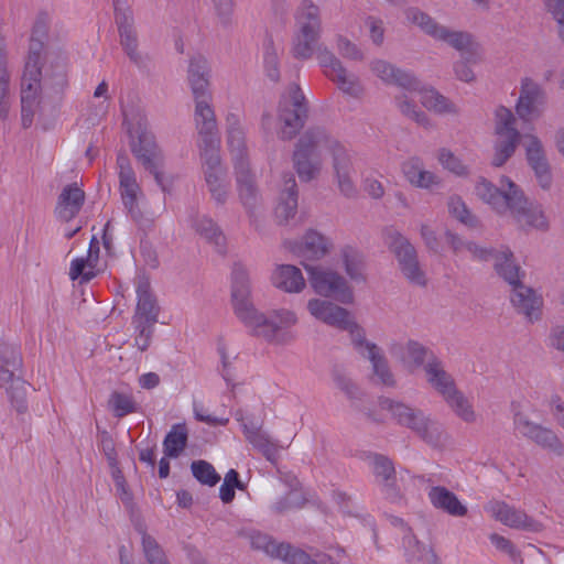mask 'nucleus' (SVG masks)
Here are the masks:
<instances>
[{
    "instance_id": "e2e57ef3",
    "label": "nucleus",
    "mask_w": 564,
    "mask_h": 564,
    "mask_svg": "<svg viewBox=\"0 0 564 564\" xmlns=\"http://www.w3.org/2000/svg\"><path fill=\"white\" fill-rule=\"evenodd\" d=\"M402 275L411 283L417 286H425L427 279L425 272L422 270L417 256L404 263L399 264Z\"/></svg>"
},
{
    "instance_id": "a18cd8bd",
    "label": "nucleus",
    "mask_w": 564,
    "mask_h": 564,
    "mask_svg": "<svg viewBox=\"0 0 564 564\" xmlns=\"http://www.w3.org/2000/svg\"><path fill=\"white\" fill-rule=\"evenodd\" d=\"M293 163L302 182H311L317 178L323 169L322 156L306 153L303 150H294Z\"/></svg>"
},
{
    "instance_id": "338daca9",
    "label": "nucleus",
    "mask_w": 564,
    "mask_h": 564,
    "mask_svg": "<svg viewBox=\"0 0 564 564\" xmlns=\"http://www.w3.org/2000/svg\"><path fill=\"white\" fill-rule=\"evenodd\" d=\"M191 469L194 477L204 485L215 486L220 480L213 465L205 460L193 462Z\"/></svg>"
},
{
    "instance_id": "aec40b11",
    "label": "nucleus",
    "mask_w": 564,
    "mask_h": 564,
    "mask_svg": "<svg viewBox=\"0 0 564 564\" xmlns=\"http://www.w3.org/2000/svg\"><path fill=\"white\" fill-rule=\"evenodd\" d=\"M485 510L495 520L511 529L530 532H539L542 529L539 521L529 517L523 510L510 506L505 501H490L485 506Z\"/></svg>"
},
{
    "instance_id": "6e6552de",
    "label": "nucleus",
    "mask_w": 564,
    "mask_h": 564,
    "mask_svg": "<svg viewBox=\"0 0 564 564\" xmlns=\"http://www.w3.org/2000/svg\"><path fill=\"white\" fill-rule=\"evenodd\" d=\"M308 282L314 292L324 297L334 299L344 304L354 301V293L345 278L336 271L322 265L304 264Z\"/></svg>"
},
{
    "instance_id": "f03ea898",
    "label": "nucleus",
    "mask_w": 564,
    "mask_h": 564,
    "mask_svg": "<svg viewBox=\"0 0 564 564\" xmlns=\"http://www.w3.org/2000/svg\"><path fill=\"white\" fill-rule=\"evenodd\" d=\"M41 47L40 42L31 44L21 78V118L24 128L32 124L34 115L46 98L59 100L68 85L66 58L50 55L42 66Z\"/></svg>"
},
{
    "instance_id": "79ce46f5",
    "label": "nucleus",
    "mask_w": 564,
    "mask_h": 564,
    "mask_svg": "<svg viewBox=\"0 0 564 564\" xmlns=\"http://www.w3.org/2000/svg\"><path fill=\"white\" fill-rule=\"evenodd\" d=\"M431 503L453 517H464L467 508L463 505L457 496L442 486L432 487L429 491Z\"/></svg>"
},
{
    "instance_id": "423d86ee",
    "label": "nucleus",
    "mask_w": 564,
    "mask_h": 564,
    "mask_svg": "<svg viewBox=\"0 0 564 564\" xmlns=\"http://www.w3.org/2000/svg\"><path fill=\"white\" fill-rule=\"evenodd\" d=\"M22 364L15 346L0 344V386L7 391L12 406L19 413L26 411V382L18 375Z\"/></svg>"
},
{
    "instance_id": "49530a36",
    "label": "nucleus",
    "mask_w": 564,
    "mask_h": 564,
    "mask_svg": "<svg viewBox=\"0 0 564 564\" xmlns=\"http://www.w3.org/2000/svg\"><path fill=\"white\" fill-rule=\"evenodd\" d=\"M392 354L400 358L403 365L410 370H415L422 366L424 367L430 356L434 355L422 344L413 340L408 341L405 346L399 347V350L393 348Z\"/></svg>"
},
{
    "instance_id": "6ab92c4d",
    "label": "nucleus",
    "mask_w": 564,
    "mask_h": 564,
    "mask_svg": "<svg viewBox=\"0 0 564 564\" xmlns=\"http://www.w3.org/2000/svg\"><path fill=\"white\" fill-rule=\"evenodd\" d=\"M545 91L530 77L521 79L520 96L516 105L517 115L524 122L539 118L545 104Z\"/></svg>"
},
{
    "instance_id": "9b49d317",
    "label": "nucleus",
    "mask_w": 564,
    "mask_h": 564,
    "mask_svg": "<svg viewBox=\"0 0 564 564\" xmlns=\"http://www.w3.org/2000/svg\"><path fill=\"white\" fill-rule=\"evenodd\" d=\"M330 155L334 181L340 195L348 199L357 198L358 187L352 152L341 143H333Z\"/></svg>"
},
{
    "instance_id": "052dcab7",
    "label": "nucleus",
    "mask_w": 564,
    "mask_h": 564,
    "mask_svg": "<svg viewBox=\"0 0 564 564\" xmlns=\"http://www.w3.org/2000/svg\"><path fill=\"white\" fill-rule=\"evenodd\" d=\"M447 208L451 216L468 227H476L478 221L467 208L465 202L457 195L449 196Z\"/></svg>"
},
{
    "instance_id": "ddd939ff",
    "label": "nucleus",
    "mask_w": 564,
    "mask_h": 564,
    "mask_svg": "<svg viewBox=\"0 0 564 564\" xmlns=\"http://www.w3.org/2000/svg\"><path fill=\"white\" fill-rule=\"evenodd\" d=\"M131 151L142 166L154 176L156 184L162 191H166L164 175L161 171L164 156L154 135L147 130H142L138 134L137 141L132 142Z\"/></svg>"
},
{
    "instance_id": "0e129e2a",
    "label": "nucleus",
    "mask_w": 564,
    "mask_h": 564,
    "mask_svg": "<svg viewBox=\"0 0 564 564\" xmlns=\"http://www.w3.org/2000/svg\"><path fill=\"white\" fill-rule=\"evenodd\" d=\"M337 53L345 59L361 62L365 58L364 51L352 41L344 35H337L335 39Z\"/></svg>"
},
{
    "instance_id": "4c0bfd02",
    "label": "nucleus",
    "mask_w": 564,
    "mask_h": 564,
    "mask_svg": "<svg viewBox=\"0 0 564 564\" xmlns=\"http://www.w3.org/2000/svg\"><path fill=\"white\" fill-rule=\"evenodd\" d=\"M333 143H340L332 138L323 128L315 127L307 129L299 139L295 150H303L306 153L322 155L323 151L332 152Z\"/></svg>"
},
{
    "instance_id": "a878e982",
    "label": "nucleus",
    "mask_w": 564,
    "mask_h": 564,
    "mask_svg": "<svg viewBox=\"0 0 564 564\" xmlns=\"http://www.w3.org/2000/svg\"><path fill=\"white\" fill-rule=\"evenodd\" d=\"M369 68L384 84L397 85L405 90L419 88V79L413 73L401 69L386 59H372L369 63Z\"/></svg>"
},
{
    "instance_id": "8fccbe9b",
    "label": "nucleus",
    "mask_w": 564,
    "mask_h": 564,
    "mask_svg": "<svg viewBox=\"0 0 564 564\" xmlns=\"http://www.w3.org/2000/svg\"><path fill=\"white\" fill-rule=\"evenodd\" d=\"M403 546L408 560L413 564H438L434 552L421 544L413 534L403 538Z\"/></svg>"
},
{
    "instance_id": "393cba45",
    "label": "nucleus",
    "mask_w": 564,
    "mask_h": 564,
    "mask_svg": "<svg viewBox=\"0 0 564 564\" xmlns=\"http://www.w3.org/2000/svg\"><path fill=\"white\" fill-rule=\"evenodd\" d=\"M523 147L529 165L543 188L551 185V171L542 141L533 133L523 134Z\"/></svg>"
},
{
    "instance_id": "a19ab883",
    "label": "nucleus",
    "mask_w": 564,
    "mask_h": 564,
    "mask_svg": "<svg viewBox=\"0 0 564 564\" xmlns=\"http://www.w3.org/2000/svg\"><path fill=\"white\" fill-rule=\"evenodd\" d=\"M295 30L322 35L321 8L311 0H303L294 13Z\"/></svg>"
},
{
    "instance_id": "680f3d73",
    "label": "nucleus",
    "mask_w": 564,
    "mask_h": 564,
    "mask_svg": "<svg viewBox=\"0 0 564 564\" xmlns=\"http://www.w3.org/2000/svg\"><path fill=\"white\" fill-rule=\"evenodd\" d=\"M109 406L116 417H123L138 411V404L133 400L132 395L121 392H113L110 395Z\"/></svg>"
},
{
    "instance_id": "c03bdc74",
    "label": "nucleus",
    "mask_w": 564,
    "mask_h": 564,
    "mask_svg": "<svg viewBox=\"0 0 564 564\" xmlns=\"http://www.w3.org/2000/svg\"><path fill=\"white\" fill-rule=\"evenodd\" d=\"M330 80L341 94L349 98L360 100L366 95V86L361 78L346 66L336 73Z\"/></svg>"
},
{
    "instance_id": "39448f33",
    "label": "nucleus",
    "mask_w": 564,
    "mask_h": 564,
    "mask_svg": "<svg viewBox=\"0 0 564 564\" xmlns=\"http://www.w3.org/2000/svg\"><path fill=\"white\" fill-rule=\"evenodd\" d=\"M379 406L389 411L399 424L415 432L426 443L434 446L441 444L444 432L442 424L423 411L388 398H381Z\"/></svg>"
},
{
    "instance_id": "0eeeda50",
    "label": "nucleus",
    "mask_w": 564,
    "mask_h": 564,
    "mask_svg": "<svg viewBox=\"0 0 564 564\" xmlns=\"http://www.w3.org/2000/svg\"><path fill=\"white\" fill-rule=\"evenodd\" d=\"M306 117L307 104L304 94L296 84H292L279 101V137L282 140L293 139L303 128Z\"/></svg>"
},
{
    "instance_id": "2eb2a0df",
    "label": "nucleus",
    "mask_w": 564,
    "mask_h": 564,
    "mask_svg": "<svg viewBox=\"0 0 564 564\" xmlns=\"http://www.w3.org/2000/svg\"><path fill=\"white\" fill-rule=\"evenodd\" d=\"M352 345L357 352L371 364L372 375L376 382L386 387L395 386L394 376L382 349L375 343L367 340L365 332H355V340L352 341Z\"/></svg>"
},
{
    "instance_id": "bb28decb",
    "label": "nucleus",
    "mask_w": 564,
    "mask_h": 564,
    "mask_svg": "<svg viewBox=\"0 0 564 564\" xmlns=\"http://www.w3.org/2000/svg\"><path fill=\"white\" fill-rule=\"evenodd\" d=\"M372 471L377 481L381 485L386 499L392 503H400L402 494L395 485V470L392 462L386 456L375 455L372 457Z\"/></svg>"
},
{
    "instance_id": "3c124183",
    "label": "nucleus",
    "mask_w": 564,
    "mask_h": 564,
    "mask_svg": "<svg viewBox=\"0 0 564 564\" xmlns=\"http://www.w3.org/2000/svg\"><path fill=\"white\" fill-rule=\"evenodd\" d=\"M321 35L295 30L292 40V54L297 59H310L316 52Z\"/></svg>"
},
{
    "instance_id": "c85d7f7f",
    "label": "nucleus",
    "mask_w": 564,
    "mask_h": 564,
    "mask_svg": "<svg viewBox=\"0 0 564 564\" xmlns=\"http://www.w3.org/2000/svg\"><path fill=\"white\" fill-rule=\"evenodd\" d=\"M509 285L512 288L510 300L514 308L530 321L538 319L541 313L542 299L532 289L523 285L521 280Z\"/></svg>"
},
{
    "instance_id": "c756f323",
    "label": "nucleus",
    "mask_w": 564,
    "mask_h": 564,
    "mask_svg": "<svg viewBox=\"0 0 564 564\" xmlns=\"http://www.w3.org/2000/svg\"><path fill=\"white\" fill-rule=\"evenodd\" d=\"M402 173L405 180L417 188L433 189L442 184V178L426 170L423 161L417 156L410 158L402 164Z\"/></svg>"
},
{
    "instance_id": "58836bf2",
    "label": "nucleus",
    "mask_w": 564,
    "mask_h": 564,
    "mask_svg": "<svg viewBox=\"0 0 564 564\" xmlns=\"http://www.w3.org/2000/svg\"><path fill=\"white\" fill-rule=\"evenodd\" d=\"M98 260L99 247L91 241L85 257H76L70 261L69 279L73 281L79 280L80 283L89 282L96 276Z\"/></svg>"
},
{
    "instance_id": "4d7b16f0",
    "label": "nucleus",
    "mask_w": 564,
    "mask_h": 564,
    "mask_svg": "<svg viewBox=\"0 0 564 564\" xmlns=\"http://www.w3.org/2000/svg\"><path fill=\"white\" fill-rule=\"evenodd\" d=\"M314 54L316 55L318 65L322 67L324 75L328 79L345 66L335 53L324 44H318Z\"/></svg>"
},
{
    "instance_id": "ea45409f",
    "label": "nucleus",
    "mask_w": 564,
    "mask_h": 564,
    "mask_svg": "<svg viewBox=\"0 0 564 564\" xmlns=\"http://www.w3.org/2000/svg\"><path fill=\"white\" fill-rule=\"evenodd\" d=\"M487 250L490 251L487 261H494L495 270L506 282L514 284L521 280L520 268L514 262L513 254L509 248H487Z\"/></svg>"
},
{
    "instance_id": "dca6fc26",
    "label": "nucleus",
    "mask_w": 564,
    "mask_h": 564,
    "mask_svg": "<svg viewBox=\"0 0 564 564\" xmlns=\"http://www.w3.org/2000/svg\"><path fill=\"white\" fill-rule=\"evenodd\" d=\"M205 182L217 205L226 204L230 193L227 171L221 164L219 152L202 154Z\"/></svg>"
},
{
    "instance_id": "37998d69",
    "label": "nucleus",
    "mask_w": 564,
    "mask_h": 564,
    "mask_svg": "<svg viewBox=\"0 0 564 564\" xmlns=\"http://www.w3.org/2000/svg\"><path fill=\"white\" fill-rule=\"evenodd\" d=\"M411 91H417L420 101L427 110L437 115L457 113L458 109L454 102L443 96L433 87H422L419 82V88Z\"/></svg>"
},
{
    "instance_id": "13d9d810",
    "label": "nucleus",
    "mask_w": 564,
    "mask_h": 564,
    "mask_svg": "<svg viewBox=\"0 0 564 564\" xmlns=\"http://www.w3.org/2000/svg\"><path fill=\"white\" fill-rule=\"evenodd\" d=\"M156 323L132 321L133 343L140 351H145L151 346Z\"/></svg>"
},
{
    "instance_id": "72a5a7b5",
    "label": "nucleus",
    "mask_w": 564,
    "mask_h": 564,
    "mask_svg": "<svg viewBox=\"0 0 564 564\" xmlns=\"http://www.w3.org/2000/svg\"><path fill=\"white\" fill-rule=\"evenodd\" d=\"M135 292L137 306L132 321L158 323L160 306L151 292L150 283L147 280H140L137 284Z\"/></svg>"
},
{
    "instance_id": "6e6d98bb",
    "label": "nucleus",
    "mask_w": 564,
    "mask_h": 564,
    "mask_svg": "<svg viewBox=\"0 0 564 564\" xmlns=\"http://www.w3.org/2000/svg\"><path fill=\"white\" fill-rule=\"evenodd\" d=\"M446 242L449 245L452 250L455 253H462L463 251H468L471 257L476 260L487 261L488 254L490 253L487 248L480 247L473 241H465L459 236L452 231H446L445 234Z\"/></svg>"
},
{
    "instance_id": "1a4fd4ad",
    "label": "nucleus",
    "mask_w": 564,
    "mask_h": 564,
    "mask_svg": "<svg viewBox=\"0 0 564 564\" xmlns=\"http://www.w3.org/2000/svg\"><path fill=\"white\" fill-rule=\"evenodd\" d=\"M495 133L497 139L492 165L499 167L513 155L521 138L516 128V118L510 109L499 107L496 110Z\"/></svg>"
},
{
    "instance_id": "20e7f679",
    "label": "nucleus",
    "mask_w": 564,
    "mask_h": 564,
    "mask_svg": "<svg viewBox=\"0 0 564 564\" xmlns=\"http://www.w3.org/2000/svg\"><path fill=\"white\" fill-rule=\"evenodd\" d=\"M405 15L426 35L447 43L464 56V59L457 61L453 65L456 79L467 84L476 80V75L469 64H477L484 59V47L471 33L452 30L416 8L408 9Z\"/></svg>"
},
{
    "instance_id": "b1692460",
    "label": "nucleus",
    "mask_w": 564,
    "mask_h": 564,
    "mask_svg": "<svg viewBox=\"0 0 564 564\" xmlns=\"http://www.w3.org/2000/svg\"><path fill=\"white\" fill-rule=\"evenodd\" d=\"M236 187L239 199L248 215L252 218L256 216L258 207L261 204V197L256 184V176L249 165H239L234 167Z\"/></svg>"
},
{
    "instance_id": "f257e3e1",
    "label": "nucleus",
    "mask_w": 564,
    "mask_h": 564,
    "mask_svg": "<svg viewBox=\"0 0 564 564\" xmlns=\"http://www.w3.org/2000/svg\"><path fill=\"white\" fill-rule=\"evenodd\" d=\"M248 270L236 263L231 272V304L239 322L249 334L262 338L270 345L286 346L296 339L293 327L299 318L288 308L272 310L268 314L259 311L251 299Z\"/></svg>"
},
{
    "instance_id": "603ef678",
    "label": "nucleus",
    "mask_w": 564,
    "mask_h": 564,
    "mask_svg": "<svg viewBox=\"0 0 564 564\" xmlns=\"http://www.w3.org/2000/svg\"><path fill=\"white\" fill-rule=\"evenodd\" d=\"M453 412L464 422L474 423L477 419L471 402L457 388L443 399Z\"/></svg>"
},
{
    "instance_id": "5701e85b",
    "label": "nucleus",
    "mask_w": 564,
    "mask_h": 564,
    "mask_svg": "<svg viewBox=\"0 0 564 564\" xmlns=\"http://www.w3.org/2000/svg\"><path fill=\"white\" fill-rule=\"evenodd\" d=\"M226 143L230 151L234 167L249 165L247 129L241 117L236 112L226 116Z\"/></svg>"
},
{
    "instance_id": "c9c22d12",
    "label": "nucleus",
    "mask_w": 564,
    "mask_h": 564,
    "mask_svg": "<svg viewBox=\"0 0 564 564\" xmlns=\"http://www.w3.org/2000/svg\"><path fill=\"white\" fill-rule=\"evenodd\" d=\"M297 213L296 182L292 174L283 176V185L275 208L276 218L281 224H288Z\"/></svg>"
},
{
    "instance_id": "a211bd4d",
    "label": "nucleus",
    "mask_w": 564,
    "mask_h": 564,
    "mask_svg": "<svg viewBox=\"0 0 564 564\" xmlns=\"http://www.w3.org/2000/svg\"><path fill=\"white\" fill-rule=\"evenodd\" d=\"M251 546L263 551L274 558H280L288 564H310L311 555L290 544L276 543L268 534L253 531L249 535Z\"/></svg>"
},
{
    "instance_id": "de8ad7c7",
    "label": "nucleus",
    "mask_w": 564,
    "mask_h": 564,
    "mask_svg": "<svg viewBox=\"0 0 564 564\" xmlns=\"http://www.w3.org/2000/svg\"><path fill=\"white\" fill-rule=\"evenodd\" d=\"M383 239L388 249L394 254L398 265L417 256L409 239L393 228L383 231Z\"/></svg>"
},
{
    "instance_id": "412c9836",
    "label": "nucleus",
    "mask_w": 564,
    "mask_h": 564,
    "mask_svg": "<svg viewBox=\"0 0 564 564\" xmlns=\"http://www.w3.org/2000/svg\"><path fill=\"white\" fill-rule=\"evenodd\" d=\"M115 18L119 31L120 44L129 57L135 65L143 64V56L139 51L138 33L134 26L132 11L128 7L115 6Z\"/></svg>"
},
{
    "instance_id": "9d476101",
    "label": "nucleus",
    "mask_w": 564,
    "mask_h": 564,
    "mask_svg": "<svg viewBox=\"0 0 564 564\" xmlns=\"http://www.w3.org/2000/svg\"><path fill=\"white\" fill-rule=\"evenodd\" d=\"M195 102L194 121L198 133L202 154L219 152L217 120L212 106L213 95L193 97Z\"/></svg>"
},
{
    "instance_id": "4be33fe9",
    "label": "nucleus",
    "mask_w": 564,
    "mask_h": 564,
    "mask_svg": "<svg viewBox=\"0 0 564 564\" xmlns=\"http://www.w3.org/2000/svg\"><path fill=\"white\" fill-rule=\"evenodd\" d=\"M514 427L523 435L532 440L539 446L562 456L564 454V445L561 443L556 434L546 427L531 422L523 413L514 414Z\"/></svg>"
},
{
    "instance_id": "473e14b6",
    "label": "nucleus",
    "mask_w": 564,
    "mask_h": 564,
    "mask_svg": "<svg viewBox=\"0 0 564 564\" xmlns=\"http://www.w3.org/2000/svg\"><path fill=\"white\" fill-rule=\"evenodd\" d=\"M210 66L208 61L200 55L193 56L187 69V80L193 97L212 95L209 89Z\"/></svg>"
},
{
    "instance_id": "cd10ccee",
    "label": "nucleus",
    "mask_w": 564,
    "mask_h": 564,
    "mask_svg": "<svg viewBox=\"0 0 564 564\" xmlns=\"http://www.w3.org/2000/svg\"><path fill=\"white\" fill-rule=\"evenodd\" d=\"M188 225L218 253L223 254L226 252V237L220 227L210 217L192 213L188 216Z\"/></svg>"
},
{
    "instance_id": "e433bc0d",
    "label": "nucleus",
    "mask_w": 564,
    "mask_h": 564,
    "mask_svg": "<svg viewBox=\"0 0 564 564\" xmlns=\"http://www.w3.org/2000/svg\"><path fill=\"white\" fill-rule=\"evenodd\" d=\"M271 282L286 293H300L306 286L302 271L292 264L276 265L272 271Z\"/></svg>"
},
{
    "instance_id": "f8f14e48",
    "label": "nucleus",
    "mask_w": 564,
    "mask_h": 564,
    "mask_svg": "<svg viewBox=\"0 0 564 564\" xmlns=\"http://www.w3.org/2000/svg\"><path fill=\"white\" fill-rule=\"evenodd\" d=\"M117 173L119 192L124 209L132 219L139 220L142 215L139 203L143 198V192L131 162L124 154H119L117 158Z\"/></svg>"
},
{
    "instance_id": "bf43d9fd",
    "label": "nucleus",
    "mask_w": 564,
    "mask_h": 564,
    "mask_svg": "<svg viewBox=\"0 0 564 564\" xmlns=\"http://www.w3.org/2000/svg\"><path fill=\"white\" fill-rule=\"evenodd\" d=\"M332 379L337 389L345 393V395L352 402L361 400L362 391L359 387L347 376L341 369H334Z\"/></svg>"
},
{
    "instance_id": "7c9ffc66",
    "label": "nucleus",
    "mask_w": 564,
    "mask_h": 564,
    "mask_svg": "<svg viewBox=\"0 0 564 564\" xmlns=\"http://www.w3.org/2000/svg\"><path fill=\"white\" fill-rule=\"evenodd\" d=\"M84 202L85 193L77 183L66 185L57 198L56 217L63 221H70L78 215Z\"/></svg>"
},
{
    "instance_id": "f704fd0d",
    "label": "nucleus",
    "mask_w": 564,
    "mask_h": 564,
    "mask_svg": "<svg viewBox=\"0 0 564 564\" xmlns=\"http://www.w3.org/2000/svg\"><path fill=\"white\" fill-rule=\"evenodd\" d=\"M424 372L429 384L443 399L457 388L454 378L445 370L443 362L435 355H431L427 359Z\"/></svg>"
},
{
    "instance_id": "5fc2aeb1",
    "label": "nucleus",
    "mask_w": 564,
    "mask_h": 564,
    "mask_svg": "<svg viewBox=\"0 0 564 564\" xmlns=\"http://www.w3.org/2000/svg\"><path fill=\"white\" fill-rule=\"evenodd\" d=\"M340 256L346 274L354 281H365V261L361 252L352 247L347 246L341 249Z\"/></svg>"
},
{
    "instance_id": "774afa93",
    "label": "nucleus",
    "mask_w": 564,
    "mask_h": 564,
    "mask_svg": "<svg viewBox=\"0 0 564 564\" xmlns=\"http://www.w3.org/2000/svg\"><path fill=\"white\" fill-rule=\"evenodd\" d=\"M397 105L400 111L416 121L417 123L422 124L423 127H430L431 120L429 117L420 110L414 102H412L405 95H402L397 98Z\"/></svg>"
},
{
    "instance_id": "09e8293b",
    "label": "nucleus",
    "mask_w": 564,
    "mask_h": 564,
    "mask_svg": "<svg viewBox=\"0 0 564 564\" xmlns=\"http://www.w3.org/2000/svg\"><path fill=\"white\" fill-rule=\"evenodd\" d=\"M10 110V74L7 67L6 44L0 34V118L6 119Z\"/></svg>"
},
{
    "instance_id": "69168bd1",
    "label": "nucleus",
    "mask_w": 564,
    "mask_h": 564,
    "mask_svg": "<svg viewBox=\"0 0 564 564\" xmlns=\"http://www.w3.org/2000/svg\"><path fill=\"white\" fill-rule=\"evenodd\" d=\"M142 547L149 564H169L164 551L156 540L148 533H142Z\"/></svg>"
},
{
    "instance_id": "864d4df0",
    "label": "nucleus",
    "mask_w": 564,
    "mask_h": 564,
    "mask_svg": "<svg viewBox=\"0 0 564 564\" xmlns=\"http://www.w3.org/2000/svg\"><path fill=\"white\" fill-rule=\"evenodd\" d=\"M188 433L185 424H174L166 434L163 447L167 457H178L187 445Z\"/></svg>"
},
{
    "instance_id": "f3484780",
    "label": "nucleus",
    "mask_w": 564,
    "mask_h": 564,
    "mask_svg": "<svg viewBox=\"0 0 564 564\" xmlns=\"http://www.w3.org/2000/svg\"><path fill=\"white\" fill-rule=\"evenodd\" d=\"M236 420L240 423L246 440L259 451L272 464L279 459L280 452L284 446L272 440L267 432L262 430V424L249 420L239 411L236 413Z\"/></svg>"
},
{
    "instance_id": "7ed1b4c3",
    "label": "nucleus",
    "mask_w": 564,
    "mask_h": 564,
    "mask_svg": "<svg viewBox=\"0 0 564 564\" xmlns=\"http://www.w3.org/2000/svg\"><path fill=\"white\" fill-rule=\"evenodd\" d=\"M475 192L498 214L505 215L510 212L521 227L541 231L549 229V220L542 206L529 202L510 178L502 176L499 187L485 178H480L476 184Z\"/></svg>"
},
{
    "instance_id": "4468645a",
    "label": "nucleus",
    "mask_w": 564,
    "mask_h": 564,
    "mask_svg": "<svg viewBox=\"0 0 564 564\" xmlns=\"http://www.w3.org/2000/svg\"><path fill=\"white\" fill-rule=\"evenodd\" d=\"M307 311L314 318L329 326L341 330H348L351 336V341L355 340V332H364V329L356 324L346 308L327 300L311 299L307 302Z\"/></svg>"
},
{
    "instance_id": "2f4dec72",
    "label": "nucleus",
    "mask_w": 564,
    "mask_h": 564,
    "mask_svg": "<svg viewBox=\"0 0 564 564\" xmlns=\"http://www.w3.org/2000/svg\"><path fill=\"white\" fill-rule=\"evenodd\" d=\"M333 247L334 243L330 238L311 229L306 231L301 242L293 247L292 250L301 257L319 260L328 254Z\"/></svg>"
}]
</instances>
